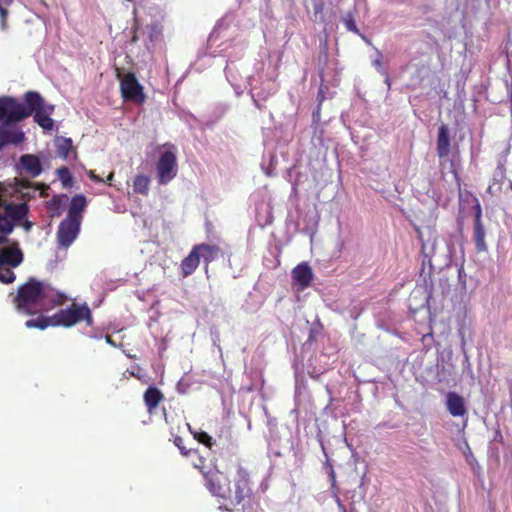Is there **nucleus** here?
Returning a JSON list of instances; mask_svg holds the SVG:
<instances>
[{"label": "nucleus", "mask_w": 512, "mask_h": 512, "mask_svg": "<svg viewBox=\"0 0 512 512\" xmlns=\"http://www.w3.org/2000/svg\"><path fill=\"white\" fill-rule=\"evenodd\" d=\"M510 101H511V108H512V82L510 85Z\"/></svg>", "instance_id": "obj_43"}, {"label": "nucleus", "mask_w": 512, "mask_h": 512, "mask_svg": "<svg viewBox=\"0 0 512 512\" xmlns=\"http://www.w3.org/2000/svg\"><path fill=\"white\" fill-rule=\"evenodd\" d=\"M25 112L33 115L34 121L45 131H52L55 127L51 115L54 112V105L47 104L40 93L28 91L24 95Z\"/></svg>", "instance_id": "obj_3"}, {"label": "nucleus", "mask_w": 512, "mask_h": 512, "mask_svg": "<svg viewBox=\"0 0 512 512\" xmlns=\"http://www.w3.org/2000/svg\"><path fill=\"white\" fill-rule=\"evenodd\" d=\"M29 117L25 106L11 96H0V124L19 123Z\"/></svg>", "instance_id": "obj_8"}, {"label": "nucleus", "mask_w": 512, "mask_h": 512, "mask_svg": "<svg viewBox=\"0 0 512 512\" xmlns=\"http://www.w3.org/2000/svg\"><path fill=\"white\" fill-rule=\"evenodd\" d=\"M28 212L26 203H7L0 198V233L10 235L18 222L27 217Z\"/></svg>", "instance_id": "obj_5"}, {"label": "nucleus", "mask_w": 512, "mask_h": 512, "mask_svg": "<svg viewBox=\"0 0 512 512\" xmlns=\"http://www.w3.org/2000/svg\"><path fill=\"white\" fill-rule=\"evenodd\" d=\"M436 150L439 158H445L450 153L449 131L445 124H442L438 129Z\"/></svg>", "instance_id": "obj_20"}, {"label": "nucleus", "mask_w": 512, "mask_h": 512, "mask_svg": "<svg viewBox=\"0 0 512 512\" xmlns=\"http://www.w3.org/2000/svg\"><path fill=\"white\" fill-rule=\"evenodd\" d=\"M194 438L202 445H205L208 448L213 446L212 437L208 435L205 431H196L194 432Z\"/></svg>", "instance_id": "obj_30"}, {"label": "nucleus", "mask_w": 512, "mask_h": 512, "mask_svg": "<svg viewBox=\"0 0 512 512\" xmlns=\"http://www.w3.org/2000/svg\"><path fill=\"white\" fill-rule=\"evenodd\" d=\"M150 178L146 175H136L133 182V190L137 194L147 195L149 192Z\"/></svg>", "instance_id": "obj_25"}, {"label": "nucleus", "mask_w": 512, "mask_h": 512, "mask_svg": "<svg viewBox=\"0 0 512 512\" xmlns=\"http://www.w3.org/2000/svg\"><path fill=\"white\" fill-rule=\"evenodd\" d=\"M81 223L65 218L61 221L57 231L58 245L63 248L69 247L80 232Z\"/></svg>", "instance_id": "obj_10"}, {"label": "nucleus", "mask_w": 512, "mask_h": 512, "mask_svg": "<svg viewBox=\"0 0 512 512\" xmlns=\"http://www.w3.org/2000/svg\"><path fill=\"white\" fill-rule=\"evenodd\" d=\"M66 295L54 289L50 284L30 277L20 285L13 297L16 310L26 315H35L55 305H62Z\"/></svg>", "instance_id": "obj_1"}, {"label": "nucleus", "mask_w": 512, "mask_h": 512, "mask_svg": "<svg viewBox=\"0 0 512 512\" xmlns=\"http://www.w3.org/2000/svg\"><path fill=\"white\" fill-rule=\"evenodd\" d=\"M57 175L64 187H70L73 183V177L68 167L62 166L57 169Z\"/></svg>", "instance_id": "obj_27"}, {"label": "nucleus", "mask_w": 512, "mask_h": 512, "mask_svg": "<svg viewBox=\"0 0 512 512\" xmlns=\"http://www.w3.org/2000/svg\"><path fill=\"white\" fill-rule=\"evenodd\" d=\"M344 23H345V26H346L347 30H349V31H351V32H353L355 34H359L360 35L359 29L356 26L355 20H354V18H353V16L351 14H348L344 18Z\"/></svg>", "instance_id": "obj_33"}, {"label": "nucleus", "mask_w": 512, "mask_h": 512, "mask_svg": "<svg viewBox=\"0 0 512 512\" xmlns=\"http://www.w3.org/2000/svg\"><path fill=\"white\" fill-rule=\"evenodd\" d=\"M180 442H181V439H180V438H177V439L175 440V445H176V446H178V448H181V447H180Z\"/></svg>", "instance_id": "obj_42"}, {"label": "nucleus", "mask_w": 512, "mask_h": 512, "mask_svg": "<svg viewBox=\"0 0 512 512\" xmlns=\"http://www.w3.org/2000/svg\"><path fill=\"white\" fill-rule=\"evenodd\" d=\"M8 234H1L0 233V245L7 244L9 242Z\"/></svg>", "instance_id": "obj_37"}, {"label": "nucleus", "mask_w": 512, "mask_h": 512, "mask_svg": "<svg viewBox=\"0 0 512 512\" xmlns=\"http://www.w3.org/2000/svg\"><path fill=\"white\" fill-rule=\"evenodd\" d=\"M141 29V24L139 22V20L137 18L134 19V24H133V27H132V37L130 39V43L131 44H136L139 39H140V36H139V30Z\"/></svg>", "instance_id": "obj_34"}, {"label": "nucleus", "mask_w": 512, "mask_h": 512, "mask_svg": "<svg viewBox=\"0 0 512 512\" xmlns=\"http://www.w3.org/2000/svg\"><path fill=\"white\" fill-rule=\"evenodd\" d=\"M510 189L512 190V181H510V185H509Z\"/></svg>", "instance_id": "obj_45"}, {"label": "nucleus", "mask_w": 512, "mask_h": 512, "mask_svg": "<svg viewBox=\"0 0 512 512\" xmlns=\"http://www.w3.org/2000/svg\"><path fill=\"white\" fill-rule=\"evenodd\" d=\"M116 77L120 82L121 97L125 101H133L137 104L145 102L144 88L134 72L123 73L122 69L116 68Z\"/></svg>", "instance_id": "obj_6"}, {"label": "nucleus", "mask_w": 512, "mask_h": 512, "mask_svg": "<svg viewBox=\"0 0 512 512\" xmlns=\"http://www.w3.org/2000/svg\"><path fill=\"white\" fill-rule=\"evenodd\" d=\"M292 278L294 282L301 287V289L309 287L313 279L311 267L305 262L298 264L292 270Z\"/></svg>", "instance_id": "obj_15"}, {"label": "nucleus", "mask_w": 512, "mask_h": 512, "mask_svg": "<svg viewBox=\"0 0 512 512\" xmlns=\"http://www.w3.org/2000/svg\"><path fill=\"white\" fill-rule=\"evenodd\" d=\"M113 178H114V172H110L103 183H107L108 185H111Z\"/></svg>", "instance_id": "obj_38"}, {"label": "nucleus", "mask_w": 512, "mask_h": 512, "mask_svg": "<svg viewBox=\"0 0 512 512\" xmlns=\"http://www.w3.org/2000/svg\"><path fill=\"white\" fill-rule=\"evenodd\" d=\"M207 489L215 496L229 501L230 505L236 507L244 505L252 495V482L247 470L239 467L232 481L222 472L213 474L207 478Z\"/></svg>", "instance_id": "obj_2"}, {"label": "nucleus", "mask_w": 512, "mask_h": 512, "mask_svg": "<svg viewBox=\"0 0 512 512\" xmlns=\"http://www.w3.org/2000/svg\"><path fill=\"white\" fill-rule=\"evenodd\" d=\"M105 340H106V342H107L109 345H111V346H113V347H116V343L114 342V340L112 339V337H111L110 335H106V336H105Z\"/></svg>", "instance_id": "obj_40"}, {"label": "nucleus", "mask_w": 512, "mask_h": 512, "mask_svg": "<svg viewBox=\"0 0 512 512\" xmlns=\"http://www.w3.org/2000/svg\"><path fill=\"white\" fill-rule=\"evenodd\" d=\"M67 201L68 196L66 194H57L46 202V208L52 216L59 217L62 215L63 207Z\"/></svg>", "instance_id": "obj_23"}, {"label": "nucleus", "mask_w": 512, "mask_h": 512, "mask_svg": "<svg viewBox=\"0 0 512 512\" xmlns=\"http://www.w3.org/2000/svg\"><path fill=\"white\" fill-rule=\"evenodd\" d=\"M338 504H339V507L341 508L342 512H346V508L341 503L338 502Z\"/></svg>", "instance_id": "obj_44"}, {"label": "nucleus", "mask_w": 512, "mask_h": 512, "mask_svg": "<svg viewBox=\"0 0 512 512\" xmlns=\"http://www.w3.org/2000/svg\"><path fill=\"white\" fill-rule=\"evenodd\" d=\"M16 275L10 267L0 266V282L11 284L15 281Z\"/></svg>", "instance_id": "obj_28"}, {"label": "nucleus", "mask_w": 512, "mask_h": 512, "mask_svg": "<svg viewBox=\"0 0 512 512\" xmlns=\"http://www.w3.org/2000/svg\"><path fill=\"white\" fill-rule=\"evenodd\" d=\"M485 238L486 231L482 223V211L480 205L477 204L474 216L473 241L478 252L487 251V244Z\"/></svg>", "instance_id": "obj_14"}, {"label": "nucleus", "mask_w": 512, "mask_h": 512, "mask_svg": "<svg viewBox=\"0 0 512 512\" xmlns=\"http://www.w3.org/2000/svg\"><path fill=\"white\" fill-rule=\"evenodd\" d=\"M200 264V255L194 245L189 254L181 261L180 271L182 277H188L193 274Z\"/></svg>", "instance_id": "obj_19"}, {"label": "nucleus", "mask_w": 512, "mask_h": 512, "mask_svg": "<svg viewBox=\"0 0 512 512\" xmlns=\"http://www.w3.org/2000/svg\"><path fill=\"white\" fill-rule=\"evenodd\" d=\"M464 456L466 461L470 464L471 468L473 469L474 473L479 474L480 473V465L476 461L472 450H467L464 452Z\"/></svg>", "instance_id": "obj_32"}, {"label": "nucleus", "mask_w": 512, "mask_h": 512, "mask_svg": "<svg viewBox=\"0 0 512 512\" xmlns=\"http://www.w3.org/2000/svg\"><path fill=\"white\" fill-rule=\"evenodd\" d=\"M25 326L30 329L37 328L40 330H44L49 326H55V325L53 324L52 316L51 317L39 316L38 318L27 320L25 323Z\"/></svg>", "instance_id": "obj_26"}, {"label": "nucleus", "mask_w": 512, "mask_h": 512, "mask_svg": "<svg viewBox=\"0 0 512 512\" xmlns=\"http://www.w3.org/2000/svg\"><path fill=\"white\" fill-rule=\"evenodd\" d=\"M143 399L148 412L152 413L164 400V395L158 388L150 386L144 392Z\"/></svg>", "instance_id": "obj_21"}, {"label": "nucleus", "mask_w": 512, "mask_h": 512, "mask_svg": "<svg viewBox=\"0 0 512 512\" xmlns=\"http://www.w3.org/2000/svg\"><path fill=\"white\" fill-rule=\"evenodd\" d=\"M144 46L148 51H152L155 44L163 38V23L162 20L155 19L145 26L143 31Z\"/></svg>", "instance_id": "obj_13"}, {"label": "nucleus", "mask_w": 512, "mask_h": 512, "mask_svg": "<svg viewBox=\"0 0 512 512\" xmlns=\"http://www.w3.org/2000/svg\"><path fill=\"white\" fill-rule=\"evenodd\" d=\"M505 178V171L500 167V179L494 177L493 182L488 186L487 192L491 195L496 194L501 189V181Z\"/></svg>", "instance_id": "obj_29"}, {"label": "nucleus", "mask_w": 512, "mask_h": 512, "mask_svg": "<svg viewBox=\"0 0 512 512\" xmlns=\"http://www.w3.org/2000/svg\"><path fill=\"white\" fill-rule=\"evenodd\" d=\"M195 246L200 255V258H203L206 270L208 269V266L211 262L215 261L223 255V252L218 245L201 243Z\"/></svg>", "instance_id": "obj_17"}, {"label": "nucleus", "mask_w": 512, "mask_h": 512, "mask_svg": "<svg viewBox=\"0 0 512 512\" xmlns=\"http://www.w3.org/2000/svg\"><path fill=\"white\" fill-rule=\"evenodd\" d=\"M183 456L188 457L195 468L199 469L205 482L213 474L220 472L216 463V454L214 450H181ZM207 486V483H205Z\"/></svg>", "instance_id": "obj_7"}, {"label": "nucleus", "mask_w": 512, "mask_h": 512, "mask_svg": "<svg viewBox=\"0 0 512 512\" xmlns=\"http://www.w3.org/2000/svg\"><path fill=\"white\" fill-rule=\"evenodd\" d=\"M32 222L26 220L24 223H23V228L25 231H29L31 228H32Z\"/></svg>", "instance_id": "obj_39"}, {"label": "nucleus", "mask_w": 512, "mask_h": 512, "mask_svg": "<svg viewBox=\"0 0 512 512\" xmlns=\"http://www.w3.org/2000/svg\"><path fill=\"white\" fill-rule=\"evenodd\" d=\"M87 206V200L86 197L82 194H77L72 197L70 201V205L68 208V219L77 221L81 223L82 221V213L84 212L85 208Z\"/></svg>", "instance_id": "obj_18"}, {"label": "nucleus", "mask_w": 512, "mask_h": 512, "mask_svg": "<svg viewBox=\"0 0 512 512\" xmlns=\"http://www.w3.org/2000/svg\"><path fill=\"white\" fill-rule=\"evenodd\" d=\"M3 192H4V188L2 186V184H0V198L3 199Z\"/></svg>", "instance_id": "obj_41"}, {"label": "nucleus", "mask_w": 512, "mask_h": 512, "mask_svg": "<svg viewBox=\"0 0 512 512\" xmlns=\"http://www.w3.org/2000/svg\"><path fill=\"white\" fill-rule=\"evenodd\" d=\"M311 3H312L314 15L315 16H317L319 14L321 15L324 11V6H325L324 0H311Z\"/></svg>", "instance_id": "obj_35"}, {"label": "nucleus", "mask_w": 512, "mask_h": 512, "mask_svg": "<svg viewBox=\"0 0 512 512\" xmlns=\"http://www.w3.org/2000/svg\"><path fill=\"white\" fill-rule=\"evenodd\" d=\"M157 178L161 185L168 184L177 174V158L174 152L165 151L157 164Z\"/></svg>", "instance_id": "obj_9"}, {"label": "nucleus", "mask_w": 512, "mask_h": 512, "mask_svg": "<svg viewBox=\"0 0 512 512\" xmlns=\"http://www.w3.org/2000/svg\"><path fill=\"white\" fill-rule=\"evenodd\" d=\"M88 176L89 178L96 182V183H103L104 182V179H102L100 176H98L93 170H90L88 172Z\"/></svg>", "instance_id": "obj_36"}, {"label": "nucleus", "mask_w": 512, "mask_h": 512, "mask_svg": "<svg viewBox=\"0 0 512 512\" xmlns=\"http://www.w3.org/2000/svg\"><path fill=\"white\" fill-rule=\"evenodd\" d=\"M55 147L57 156L63 160H67L69 154L74 151L71 138L58 137L55 141Z\"/></svg>", "instance_id": "obj_24"}, {"label": "nucleus", "mask_w": 512, "mask_h": 512, "mask_svg": "<svg viewBox=\"0 0 512 512\" xmlns=\"http://www.w3.org/2000/svg\"><path fill=\"white\" fill-rule=\"evenodd\" d=\"M11 3V0H0V18H1V29H6L7 24L6 20L8 17V10L5 8V4L9 5Z\"/></svg>", "instance_id": "obj_31"}, {"label": "nucleus", "mask_w": 512, "mask_h": 512, "mask_svg": "<svg viewBox=\"0 0 512 512\" xmlns=\"http://www.w3.org/2000/svg\"><path fill=\"white\" fill-rule=\"evenodd\" d=\"M23 260L24 254L20 249L19 243L16 241L10 246L0 249V266L16 268Z\"/></svg>", "instance_id": "obj_12"}, {"label": "nucleus", "mask_w": 512, "mask_h": 512, "mask_svg": "<svg viewBox=\"0 0 512 512\" xmlns=\"http://www.w3.org/2000/svg\"><path fill=\"white\" fill-rule=\"evenodd\" d=\"M20 163L23 168L32 177H37L42 172V165L40 159L33 154H25L20 157Z\"/></svg>", "instance_id": "obj_22"}, {"label": "nucleus", "mask_w": 512, "mask_h": 512, "mask_svg": "<svg viewBox=\"0 0 512 512\" xmlns=\"http://www.w3.org/2000/svg\"><path fill=\"white\" fill-rule=\"evenodd\" d=\"M14 124H0V151L8 145L18 146L25 140L24 132Z\"/></svg>", "instance_id": "obj_11"}, {"label": "nucleus", "mask_w": 512, "mask_h": 512, "mask_svg": "<svg viewBox=\"0 0 512 512\" xmlns=\"http://www.w3.org/2000/svg\"><path fill=\"white\" fill-rule=\"evenodd\" d=\"M52 321L55 326L72 327L82 321L87 326H92L93 318L89 306L86 303H73L65 309H60L52 315Z\"/></svg>", "instance_id": "obj_4"}, {"label": "nucleus", "mask_w": 512, "mask_h": 512, "mask_svg": "<svg viewBox=\"0 0 512 512\" xmlns=\"http://www.w3.org/2000/svg\"><path fill=\"white\" fill-rule=\"evenodd\" d=\"M446 406L453 417H463L467 413L463 397L456 392H448Z\"/></svg>", "instance_id": "obj_16"}]
</instances>
